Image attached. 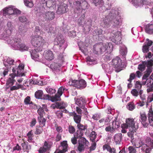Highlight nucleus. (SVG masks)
Instances as JSON below:
<instances>
[{
    "mask_svg": "<svg viewBox=\"0 0 153 153\" xmlns=\"http://www.w3.org/2000/svg\"><path fill=\"white\" fill-rule=\"evenodd\" d=\"M68 6L66 4L61 3V4L59 6L56 13L58 14H62L65 13L67 11Z\"/></svg>",
    "mask_w": 153,
    "mask_h": 153,
    "instance_id": "22",
    "label": "nucleus"
},
{
    "mask_svg": "<svg viewBox=\"0 0 153 153\" xmlns=\"http://www.w3.org/2000/svg\"><path fill=\"white\" fill-rule=\"evenodd\" d=\"M10 33H5L4 34V33L2 34L1 35V39H3L4 40H5L6 41L7 43L8 44H10L11 45V46H12V45H13L14 42L13 43V41L14 42V39L16 37H17L16 36L15 37H13V39H12V40L11 39L9 36H10Z\"/></svg>",
    "mask_w": 153,
    "mask_h": 153,
    "instance_id": "23",
    "label": "nucleus"
},
{
    "mask_svg": "<svg viewBox=\"0 0 153 153\" xmlns=\"http://www.w3.org/2000/svg\"><path fill=\"white\" fill-rule=\"evenodd\" d=\"M109 44H97L93 47V52L96 54H101L105 52L107 49Z\"/></svg>",
    "mask_w": 153,
    "mask_h": 153,
    "instance_id": "9",
    "label": "nucleus"
},
{
    "mask_svg": "<svg viewBox=\"0 0 153 153\" xmlns=\"http://www.w3.org/2000/svg\"><path fill=\"white\" fill-rule=\"evenodd\" d=\"M46 90L48 93L51 94L55 93L56 91L54 89L51 88L50 87L46 88Z\"/></svg>",
    "mask_w": 153,
    "mask_h": 153,
    "instance_id": "52",
    "label": "nucleus"
},
{
    "mask_svg": "<svg viewBox=\"0 0 153 153\" xmlns=\"http://www.w3.org/2000/svg\"><path fill=\"white\" fill-rule=\"evenodd\" d=\"M68 131L71 134H73L75 132L74 128L72 126H69L68 127Z\"/></svg>",
    "mask_w": 153,
    "mask_h": 153,
    "instance_id": "64",
    "label": "nucleus"
},
{
    "mask_svg": "<svg viewBox=\"0 0 153 153\" xmlns=\"http://www.w3.org/2000/svg\"><path fill=\"white\" fill-rule=\"evenodd\" d=\"M37 112L39 116L38 117V119L39 122H41V119L43 117V114L44 113V110L40 106H39L38 107Z\"/></svg>",
    "mask_w": 153,
    "mask_h": 153,
    "instance_id": "32",
    "label": "nucleus"
},
{
    "mask_svg": "<svg viewBox=\"0 0 153 153\" xmlns=\"http://www.w3.org/2000/svg\"><path fill=\"white\" fill-rule=\"evenodd\" d=\"M111 7V3L108 2H106V4L102 5L101 6H99L98 7L99 11L100 13H108V14L110 13V11H111V10H110Z\"/></svg>",
    "mask_w": 153,
    "mask_h": 153,
    "instance_id": "18",
    "label": "nucleus"
},
{
    "mask_svg": "<svg viewBox=\"0 0 153 153\" xmlns=\"http://www.w3.org/2000/svg\"><path fill=\"white\" fill-rule=\"evenodd\" d=\"M92 26V21L91 20H86L83 23V27L84 26L85 27H86L89 29Z\"/></svg>",
    "mask_w": 153,
    "mask_h": 153,
    "instance_id": "41",
    "label": "nucleus"
},
{
    "mask_svg": "<svg viewBox=\"0 0 153 153\" xmlns=\"http://www.w3.org/2000/svg\"><path fill=\"white\" fill-rule=\"evenodd\" d=\"M69 85H72L80 89L85 88L87 85L86 81L83 79H81L79 80H72L69 82Z\"/></svg>",
    "mask_w": 153,
    "mask_h": 153,
    "instance_id": "10",
    "label": "nucleus"
},
{
    "mask_svg": "<svg viewBox=\"0 0 153 153\" xmlns=\"http://www.w3.org/2000/svg\"><path fill=\"white\" fill-rule=\"evenodd\" d=\"M30 98L29 96L27 97L25 99L24 103L26 105L32 104L33 102L31 101H30Z\"/></svg>",
    "mask_w": 153,
    "mask_h": 153,
    "instance_id": "56",
    "label": "nucleus"
},
{
    "mask_svg": "<svg viewBox=\"0 0 153 153\" xmlns=\"http://www.w3.org/2000/svg\"><path fill=\"white\" fill-rule=\"evenodd\" d=\"M77 127L79 129V131H82L83 132V131H85L87 129V125H83L80 123L77 124Z\"/></svg>",
    "mask_w": 153,
    "mask_h": 153,
    "instance_id": "47",
    "label": "nucleus"
},
{
    "mask_svg": "<svg viewBox=\"0 0 153 153\" xmlns=\"http://www.w3.org/2000/svg\"><path fill=\"white\" fill-rule=\"evenodd\" d=\"M153 65V60H150L146 62H143L142 64L138 65V69L142 72L145 70L146 66L147 67V68L145 72V73H146L149 69L150 68L151 70H152Z\"/></svg>",
    "mask_w": 153,
    "mask_h": 153,
    "instance_id": "11",
    "label": "nucleus"
},
{
    "mask_svg": "<svg viewBox=\"0 0 153 153\" xmlns=\"http://www.w3.org/2000/svg\"><path fill=\"white\" fill-rule=\"evenodd\" d=\"M35 97L37 99L50 100L51 97L48 94H43L42 91L39 90L36 91L35 94Z\"/></svg>",
    "mask_w": 153,
    "mask_h": 153,
    "instance_id": "20",
    "label": "nucleus"
},
{
    "mask_svg": "<svg viewBox=\"0 0 153 153\" xmlns=\"http://www.w3.org/2000/svg\"><path fill=\"white\" fill-rule=\"evenodd\" d=\"M65 41L63 36L61 34H58L54 40V44L62 45L63 46L65 45L67 46L66 43Z\"/></svg>",
    "mask_w": 153,
    "mask_h": 153,
    "instance_id": "21",
    "label": "nucleus"
},
{
    "mask_svg": "<svg viewBox=\"0 0 153 153\" xmlns=\"http://www.w3.org/2000/svg\"><path fill=\"white\" fill-rule=\"evenodd\" d=\"M121 33L120 31H113L111 33V36L109 37L110 39L113 42L117 45H119L120 43Z\"/></svg>",
    "mask_w": 153,
    "mask_h": 153,
    "instance_id": "12",
    "label": "nucleus"
},
{
    "mask_svg": "<svg viewBox=\"0 0 153 153\" xmlns=\"http://www.w3.org/2000/svg\"><path fill=\"white\" fill-rule=\"evenodd\" d=\"M146 32L148 33L153 34V24L147 25L145 27Z\"/></svg>",
    "mask_w": 153,
    "mask_h": 153,
    "instance_id": "34",
    "label": "nucleus"
},
{
    "mask_svg": "<svg viewBox=\"0 0 153 153\" xmlns=\"http://www.w3.org/2000/svg\"><path fill=\"white\" fill-rule=\"evenodd\" d=\"M136 77L135 74L134 73H131L130 75L129 78L128 79V81L131 82V81L134 79Z\"/></svg>",
    "mask_w": 153,
    "mask_h": 153,
    "instance_id": "62",
    "label": "nucleus"
},
{
    "mask_svg": "<svg viewBox=\"0 0 153 153\" xmlns=\"http://www.w3.org/2000/svg\"><path fill=\"white\" fill-rule=\"evenodd\" d=\"M134 119L128 118L126 120V123L122 126L123 128H128L130 131L135 132L138 128V126L135 125Z\"/></svg>",
    "mask_w": 153,
    "mask_h": 153,
    "instance_id": "7",
    "label": "nucleus"
},
{
    "mask_svg": "<svg viewBox=\"0 0 153 153\" xmlns=\"http://www.w3.org/2000/svg\"><path fill=\"white\" fill-rule=\"evenodd\" d=\"M2 60L4 65L6 67V68H4L3 69V74L1 75V76H4L6 75L7 74L8 71L9 70V66H10L15 65L16 61L15 62L14 59L7 56L4 57Z\"/></svg>",
    "mask_w": 153,
    "mask_h": 153,
    "instance_id": "6",
    "label": "nucleus"
},
{
    "mask_svg": "<svg viewBox=\"0 0 153 153\" xmlns=\"http://www.w3.org/2000/svg\"><path fill=\"white\" fill-rule=\"evenodd\" d=\"M85 9H82V12H79V13H77L75 12V10L74 11V14L73 15V17L75 18H77L79 16H81L80 17L78 21V25L80 26H83V21L84 18L85 16Z\"/></svg>",
    "mask_w": 153,
    "mask_h": 153,
    "instance_id": "15",
    "label": "nucleus"
},
{
    "mask_svg": "<svg viewBox=\"0 0 153 153\" xmlns=\"http://www.w3.org/2000/svg\"><path fill=\"white\" fill-rule=\"evenodd\" d=\"M145 142L146 144L141 141L139 142L138 146L136 147L137 148L141 147V149L146 153H150L152 149L153 148V140H151L149 137H147L146 139Z\"/></svg>",
    "mask_w": 153,
    "mask_h": 153,
    "instance_id": "3",
    "label": "nucleus"
},
{
    "mask_svg": "<svg viewBox=\"0 0 153 153\" xmlns=\"http://www.w3.org/2000/svg\"><path fill=\"white\" fill-rule=\"evenodd\" d=\"M22 146L24 149H26L28 151L31 149V146L29 144L28 142H24L22 144Z\"/></svg>",
    "mask_w": 153,
    "mask_h": 153,
    "instance_id": "45",
    "label": "nucleus"
},
{
    "mask_svg": "<svg viewBox=\"0 0 153 153\" xmlns=\"http://www.w3.org/2000/svg\"><path fill=\"white\" fill-rule=\"evenodd\" d=\"M126 108L128 109L130 111L133 110L135 108V106L132 102H130L128 103Z\"/></svg>",
    "mask_w": 153,
    "mask_h": 153,
    "instance_id": "51",
    "label": "nucleus"
},
{
    "mask_svg": "<svg viewBox=\"0 0 153 153\" xmlns=\"http://www.w3.org/2000/svg\"><path fill=\"white\" fill-rule=\"evenodd\" d=\"M45 58L48 60H51L53 58V55L52 51H48L44 52V54Z\"/></svg>",
    "mask_w": 153,
    "mask_h": 153,
    "instance_id": "29",
    "label": "nucleus"
},
{
    "mask_svg": "<svg viewBox=\"0 0 153 153\" xmlns=\"http://www.w3.org/2000/svg\"><path fill=\"white\" fill-rule=\"evenodd\" d=\"M41 6L39 8H43V10H47V8L54 7L56 3L55 0H41L40 1Z\"/></svg>",
    "mask_w": 153,
    "mask_h": 153,
    "instance_id": "13",
    "label": "nucleus"
},
{
    "mask_svg": "<svg viewBox=\"0 0 153 153\" xmlns=\"http://www.w3.org/2000/svg\"><path fill=\"white\" fill-rule=\"evenodd\" d=\"M74 100L76 104L80 108L83 109H85H85H86V108H85V106L86 102L85 98L82 97H81L79 98H75Z\"/></svg>",
    "mask_w": 153,
    "mask_h": 153,
    "instance_id": "19",
    "label": "nucleus"
},
{
    "mask_svg": "<svg viewBox=\"0 0 153 153\" xmlns=\"http://www.w3.org/2000/svg\"><path fill=\"white\" fill-rule=\"evenodd\" d=\"M19 31L21 33H23L26 31V29L24 27L23 25H21L19 27Z\"/></svg>",
    "mask_w": 153,
    "mask_h": 153,
    "instance_id": "55",
    "label": "nucleus"
},
{
    "mask_svg": "<svg viewBox=\"0 0 153 153\" xmlns=\"http://www.w3.org/2000/svg\"><path fill=\"white\" fill-rule=\"evenodd\" d=\"M120 54L122 55H125L127 53V49L126 48L125 46L122 47L120 50Z\"/></svg>",
    "mask_w": 153,
    "mask_h": 153,
    "instance_id": "50",
    "label": "nucleus"
},
{
    "mask_svg": "<svg viewBox=\"0 0 153 153\" xmlns=\"http://www.w3.org/2000/svg\"><path fill=\"white\" fill-rule=\"evenodd\" d=\"M111 65L116 69V71L119 72L121 68L122 65V60L118 56H117L113 59L111 63Z\"/></svg>",
    "mask_w": 153,
    "mask_h": 153,
    "instance_id": "14",
    "label": "nucleus"
},
{
    "mask_svg": "<svg viewBox=\"0 0 153 153\" xmlns=\"http://www.w3.org/2000/svg\"><path fill=\"white\" fill-rule=\"evenodd\" d=\"M66 45L63 46L62 45H54L53 49L54 51L56 53H58L61 51V50H64L66 47Z\"/></svg>",
    "mask_w": 153,
    "mask_h": 153,
    "instance_id": "28",
    "label": "nucleus"
},
{
    "mask_svg": "<svg viewBox=\"0 0 153 153\" xmlns=\"http://www.w3.org/2000/svg\"><path fill=\"white\" fill-rule=\"evenodd\" d=\"M105 16V19L101 23V25L103 27L108 28L112 25V26L118 27L121 25L120 16H119L118 10L113 8L111 11Z\"/></svg>",
    "mask_w": 153,
    "mask_h": 153,
    "instance_id": "1",
    "label": "nucleus"
},
{
    "mask_svg": "<svg viewBox=\"0 0 153 153\" xmlns=\"http://www.w3.org/2000/svg\"><path fill=\"white\" fill-rule=\"evenodd\" d=\"M103 149L104 150L106 149L109 153H116V149L113 148H111L110 146L105 144L103 146Z\"/></svg>",
    "mask_w": 153,
    "mask_h": 153,
    "instance_id": "31",
    "label": "nucleus"
},
{
    "mask_svg": "<svg viewBox=\"0 0 153 153\" xmlns=\"http://www.w3.org/2000/svg\"><path fill=\"white\" fill-rule=\"evenodd\" d=\"M8 29L6 31H4V34L10 33V34L12 32L13 29L14 28L13 25V23L10 22H8L7 25Z\"/></svg>",
    "mask_w": 153,
    "mask_h": 153,
    "instance_id": "35",
    "label": "nucleus"
},
{
    "mask_svg": "<svg viewBox=\"0 0 153 153\" xmlns=\"http://www.w3.org/2000/svg\"><path fill=\"white\" fill-rule=\"evenodd\" d=\"M122 138L121 133H118L115 134L114 136V140L116 144H120Z\"/></svg>",
    "mask_w": 153,
    "mask_h": 153,
    "instance_id": "33",
    "label": "nucleus"
},
{
    "mask_svg": "<svg viewBox=\"0 0 153 153\" xmlns=\"http://www.w3.org/2000/svg\"><path fill=\"white\" fill-rule=\"evenodd\" d=\"M19 20L21 22H25L28 20L27 16L25 15L19 16Z\"/></svg>",
    "mask_w": 153,
    "mask_h": 153,
    "instance_id": "53",
    "label": "nucleus"
},
{
    "mask_svg": "<svg viewBox=\"0 0 153 153\" xmlns=\"http://www.w3.org/2000/svg\"><path fill=\"white\" fill-rule=\"evenodd\" d=\"M140 121L141 122L143 126L146 127L148 126V124L146 122L147 117L145 113H140Z\"/></svg>",
    "mask_w": 153,
    "mask_h": 153,
    "instance_id": "26",
    "label": "nucleus"
},
{
    "mask_svg": "<svg viewBox=\"0 0 153 153\" xmlns=\"http://www.w3.org/2000/svg\"><path fill=\"white\" fill-rule=\"evenodd\" d=\"M34 32L36 33V34L39 33L40 34H42L43 33V32L41 31L40 27L38 26H36L35 27Z\"/></svg>",
    "mask_w": 153,
    "mask_h": 153,
    "instance_id": "60",
    "label": "nucleus"
},
{
    "mask_svg": "<svg viewBox=\"0 0 153 153\" xmlns=\"http://www.w3.org/2000/svg\"><path fill=\"white\" fill-rule=\"evenodd\" d=\"M61 95L56 94L53 97L52 101L53 102L55 101H57L59 100H61L60 96Z\"/></svg>",
    "mask_w": 153,
    "mask_h": 153,
    "instance_id": "57",
    "label": "nucleus"
},
{
    "mask_svg": "<svg viewBox=\"0 0 153 153\" xmlns=\"http://www.w3.org/2000/svg\"><path fill=\"white\" fill-rule=\"evenodd\" d=\"M135 84V88H137L138 90L140 89L142 87V85H143L142 83L141 84L140 81H136Z\"/></svg>",
    "mask_w": 153,
    "mask_h": 153,
    "instance_id": "61",
    "label": "nucleus"
},
{
    "mask_svg": "<svg viewBox=\"0 0 153 153\" xmlns=\"http://www.w3.org/2000/svg\"><path fill=\"white\" fill-rule=\"evenodd\" d=\"M31 44L34 46L45 48L47 46L45 40L40 36H33L30 41Z\"/></svg>",
    "mask_w": 153,
    "mask_h": 153,
    "instance_id": "5",
    "label": "nucleus"
},
{
    "mask_svg": "<svg viewBox=\"0 0 153 153\" xmlns=\"http://www.w3.org/2000/svg\"><path fill=\"white\" fill-rule=\"evenodd\" d=\"M31 56L33 59L35 60L39 58V56L38 52L35 49L31 50L30 51Z\"/></svg>",
    "mask_w": 153,
    "mask_h": 153,
    "instance_id": "36",
    "label": "nucleus"
},
{
    "mask_svg": "<svg viewBox=\"0 0 153 153\" xmlns=\"http://www.w3.org/2000/svg\"><path fill=\"white\" fill-rule=\"evenodd\" d=\"M74 4L75 12L79 13L82 12L83 9H88V4L86 0H74Z\"/></svg>",
    "mask_w": 153,
    "mask_h": 153,
    "instance_id": "4",
    "label": "nucleus"
},
{
    "mask_svg": "<svg viewBox=\"0 0 153 153\" xmlns=\"http://www.w3.org/2000/svg\"><path fill=\"white\" fill-rule=\"evenodd\" d=\"M61 146L62 147L61 150L65 152L68 151V144L67 141H63L61 143Z\"/></svg>",
    "mask_w": 153,
    "mask_h": 153,
    "instance_id": "39",
    "label": "nucleus"
},
{
    "mask_svg": "<svg viewBox=\"0 0 153 153\" xmlns=\"http://www.w3.org/2000/svg\"><path fill=\"white\" fill-rule=\"evenodd\" d=\"M79 143L85 146H87L89 143V142L85 137H81L79 139Z\"/></svg>",
    "mask_w": 153,
    "mask_h": 153,
    "instance_id": "42",
    "label": "nucleus"
},
{
    "mask_svg": "<svg viewBox=\"0 0 153 153\" xmlns=\"http://www.w3.org/2000/svg\"><path fill=\"white\" fill-rule=\"evenodd\" d=\"M62 111H58L55 112V114L58 118H60L62 117Z\"/></svg>",
    "mask_w": 153,
    "mask_h": 153,
    "instance_id": "59",
    "label": "nucleus"
},
{
    "mask_svg": "<svg viewBox=\"0 0 153 153\" xmlns=\"http://www.w3.org/2000/svg\"><path fill=\"white\" fill-rule=\"evenodd\" d=\"M148 114V119L149 123L150 124V126L153 127V111L152 109H150Z\"/></svg>",
    "mask_w": 153,
    "mask_h": 153,
    "instance_id": "38",
    "label": "nucleus"
},
{
    "mask_svg": "<svg viewBox=\"0 0 153 153\" xmlns=\"http://www.w3.org/2000/svg\"><path fill=\"white\" fill-rule=\"evenodd\" d=\"M92 1L94 4L97 7L103 5V0H92Z\"/></svg>",
    "mask_w": 153,
    "mask_h": 153,
    "instance_id": "46",
    "label": "nucleus"
},
{
    "mask_svg": "<svg viewBox=\"0 0 153 153\" xmlns=\"http://www.w3.org/2000/svg\"><path fill=\"white\" fill-rule=\"evenodd\" d=\"M81 118V116L79 115H77L76 113H74V119L75 122L77 124L80 123Z\"/></svg>",
    "mask_w": 153,
    "mask_h": 153,
    "instance_id": "40",
    "label": "nucleus"
},
{
    "mask_svg": "<svg viewBox=\"0 0 153 153\" xmlns=\"http://www.w3.org/2000/svg\"><path fill=\"white\" fill-rule=\"evenodd\" d=\"M24 68V65L20 64L17 69V71L16 73V70L13 67L12 69V71L13 73L16 74V76H22L25 75L24 74L22 73Z\"/></svg>",
    "mask_w": 153,
    "mask_h": 153,
    "instance_id": "24",
    "label": "nucleus"
},
{
    "mask_svg": "<svg viewBox=\"0 0 153 153\" xmlns=\"http://www.w3.org/2000/svg\"><path fill=\"white\" fill-rule=\"evenodd\" d=\"M42 131L43 128L42 127L39 126L36 128V130L35 132V134H39L42 132Z\"/></svg>",
    "mask_w": 153,
    "mask_h": 153,
    "instance_id": "58",
    "label": "nucleus"
},
{
    "mask_svg": "<svg viewBox=\"0 0 153 153\" xmlns=\"http://www.w3.org/2000/svg\"><path fill=\"white\" fill-rule=\"evenodd\" d=\"M65 90V88H63L62 86H61L58 89L57 93L59 95H62Z\"/></svg>",
    "mask_w": 153,
    "mask_h": 153,
    "instance_id": "63",
    "label": "nucleus"
},
{
    "mask_svg": "<svg viewBox=\"0 0 153 153\" xmlns=\"http://www.w3.org/2000/svg\"><path fill=\"white\" fill-rule=\"evenodd\" d=\"M102 68L106 73L111 74L114 70V67L110 64H103L102 65Z\"/></svg>",
    "mask_w": 153,
    "mask_h": 153,
    "instance_id": "25",
    "label": "nucleus"
},
{
    "mask_svg": "<svg viewBox=\"0 0 153 153\" xmlns=\"http://www.w3.org/2000/svg\"><path fill=\"white\" fill-rule=\"evenodd\" d=\"M102 30L100 28L96 29L93 32V34L94 36H99L102 34Z\"/></svg>",
    "mask_w": 153,
    "mask_h": 153,
    "instance_id": "43",
    "label": "nucleus"
},
{
    "mask_svg": "<svg viewBox=\"0 0 153 153\" xmlns=\"http://www.w3.org/2000/svg\"><path fill=\"white\" fill-rule=\"evenodd\" d=\"M150 68L148 69L146 73H145L144 74L142 79V83L143 85H147L148 87L149 86V85L150 84L151 81L150 77L148 78L150 73L152 71Z\"/></svg>",
    "mask_w": 153,
    "mask_h": 153,
    "instance_id": "17",
    "label": "nucleus"
},
{
    "mask_svg": "<svg viewBox=\"0 0 153 153\" xmlns=\"http://www.w3.org/2000/svg\"><path fill=\"white\" fill-rule=\"evenodd\" d=\"M45 10H43L42 7L39 8L37 9L36 14L43 21H50L54 19L55 17L54 13L49 11L45 12Z\"/></svg>",
    "mask_w": 153,
    "mask_h": 153,
    "instance_id": "2",
    "label": "nucleus"
},
{
    "mask_svg": "<svg viewBox=\"0 0 153 153\" xmlns=\"http://www.w3.org/2000/svg\"><path fill=\"white\" fill-rule=\"evenodd\" d=\"M112 128L114 130L119 128L120 126L119 122L117 121H113L112 125Z\"/></svg>",
    "mask_w": 153,
    "mask_h": 153,
    "instance_id": "54",
    "label": "nucleus"
},
{
    "mask_svg": "<svg viewBox=\"0 0 153 153\" xmlns=\"http://www.w3.org/2000/svg\"><path fill=\"white\" fill-rule=\"evenodd\" d=\"M132 4L136 7L142 6L144 4V0H131Z\"/></svg>",
    "mask_w": 153,
    "mask_h": 153,
    "instance_id": "30",
    "label": "nucleus"
},
{
    "mask_svg": "<svg viewBox=\"0 0 153 153\" xmlns=\"http://www.w3.org/2000/svg\"><path fill=\"white\" fill-rule=\"evenodd\" d=\"M51 107L53 109H55L56 108L60 109L65 108L63 104L59 102H56L52 104L51 105Z\"/></svg>",
    "mask_w": 153,
    "mask_h": 153,
    "instance_id": "37",
    "label": "nucleus"
},
{
    "mask_svg": "<svg viewBox=\"0 0 153 153\" xmlns=\"http://www.w3.org/2000/svg\"><path fill=\"white\" fill-rule=\"evenodd\" d=\"M97 134L94 131H92L90 134V137L91 140L93 142H94L97 137Z\"/></svg>",
    "mask_w": 153,
    "mask_h": 153,
    "instance_id": "49",
    "label": "nucleus"
},
{
    "mask_svg": "<svg viewBox=\"0 0 153 153\" xmlns=\"http://www.w3.org/2000/svg\"><path fill=\"white\" fill-rule=\"evenodd\" d=\"M20 39L18 37H16L14 39V43L12 45V48L13 50H19L23 51H27L28 48L26 46L21 43Z\"/></svg>",
    "mask_w": 153,
    "mask_h": 153,
    "instance_id": "8",
    "label": "nucleus"
},
{
    "mask_svg": "<svg viewBox=\"0 0 153 153\" xmlns=\"http://www.w3.org/2000/svg\"><path fill=\"white\" fill-rule=\"evenodd\" d=\"M74 135L76 138L80 139V138L82 137V136L83 135V132L82 131L77 130Z\"/></svg>",
    "mask_w": 153,
    "mask_h": 153,
    "instance_id": "48",
    "label": "nucleus"
},
{
    "mask_svg": "<svg viewBox=\"0 0 153 153\" xmlns=\"http://www.w3.org/2000/svg\"><path fill=\"white\" fill-rule=\"evenodd\" d=\"M10 77H9L7 82V85L9 87H11L13 85L14 82H16V80L14 79L16 75L13 74H10Z\"/></svg>",
    "mask_w": 153,
    "mask_h": 153,
    "instance_id": "27",
    "label": "nucleus"
},
{
    "mask_svg": "<svg viewBox=\"0 0 153 153\" xmlns=\"http://www.w3.org/2000/svg\"><path fill=\"white\" fill-rule=\"evenodd\" d=\"M3 16H6L9 19H13L14 15V8L11 7H6L3 10Z\"/></svg>",
    "mask_w": 153,
    "mask_h": 153,
    "instance_id": "16",
    "label": "nucleus"
},
{
    "mask_svg": "<svg viewBox=\"0 0 153 153\" xmlns=\"http://www.w3.org/2000/svg\"><path fill=\"white\" fill-rule=\"evenodd\" d=\"M25 5L27 7L31 8L33 7V4L31 0H24Z\"/></svg>",
    "mask_w": 153,
    "mask_h": 153,
    "instance_id": "44",
    "label": "nucleus"
}]
</instances>
